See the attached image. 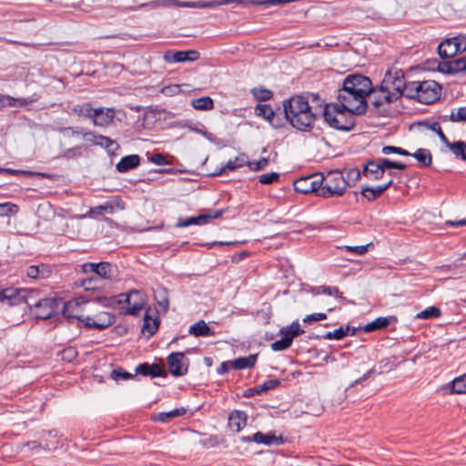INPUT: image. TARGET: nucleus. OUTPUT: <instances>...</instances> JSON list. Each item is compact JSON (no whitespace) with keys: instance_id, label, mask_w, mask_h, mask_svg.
I'll return each instance as SVG.
<instances>
[{"instance_id":"nucleus-60","label":"nucleus","mask_w":466,"mask_h":466,"mask_svg":"<svg viewBox=\"0 0 466 466\" xmlns=\"http://www.w3.org/2000/svg\"><path fill=\"white\" fill-rule=\"evenodd\" d=\"M279 384H280V381L278 379L268 380L264 381L262 384L258 385V391H260V393H262V392L273 390V389L277 388Z\"/></svg>"},{"instance_id":"nucleus-13","label":"nucleus","mask_w":466,"mask_h":466,"mask_svg":"<svg viewBox=\"0 0 466 466\" xmlns=\"http://www.w3.org/2000/svg\"><path fill=\"white\" fill-rule=\"evenodd\" d=\"M371 105L379 108L384 104H390L396 101V96L390 93L382 84L378 87L372 86V91L368 96Z\"/></svg>"},{"instance_id":"nucleus-34","label":"nucleus","mask_w":466,"mask_h":466,"mask_svg":"<svg viewBox=\"0 0 466 466\" xmlns=\"http://www.w3.org/2000/svg\"><path fill=\"white\" fill-rule=\"evenodd\" d=\"M424 81H410L406 88L405 97L419 101Z\"/></svg>"},{"instance_id":"nucleus-48","label":"nucleus","mask_w":466,"mask_h":466,"mask_svg":"<svg viewBox=\"0 0 466 466\" xmlns=\"http://www.w3.org/2000/svg\"><path fill=\"white\" fill-rule=\"evenodd\" d=\"M361 177V172L357 167L350 168L346 171V177L344 176V179L347 182V187H351L357 181H359Z\"/></svg>"},{"instance_id":"nucleus-62","label":"nucleus","mask_w":466,"mask_h":466,"mask_svg":"<svg viewBox=\"0 0 466 466\" xmlns=\"http://www.w3.org/2000/svg\"><path fill=\"white\" fill-rule=\"evenodd\" d=\"M455 48L458 53H462L466 51V35H458L453 37Z\"/></svg>"},{"instance_id":"nucleus-24","label":"nucleus","mask_w":466,"mask_h":466,"mask_svg":"<svg viewBox=\"0 0 466 466\" xmlns=\"http://www.w3.org/2000/svg\"><path fill=\"white\" fill-rule=\"evenodd\" d=\"M397 322V318L395 316H388V317H379L373 321L366 324L364 326V331L372 332L379 329H382L391 323Z\"/></svg>"},{"instance_id":"nucleus-47","label":"nucleus","mask_w":466,"mask_h":466,"mask_svg":"<svg viewBox=\"0 0 466 466\" xmlns=\"http://www.w3.org/2000/svg\"><path fill=\"white\" fill-rule=\"evenodd\" d=\"M251 92H252L254 97L258 101H260V102L268 101V100L271 99V97L273 96V92L271 90L262 88V87H259V88L254 87V88H252Z\"/></svg>"},{"instance_id":"nucleus-6","label":"nucleus","mask_w":466,"mask_h":466,"mask_svg":"<svg viewBox=\"0 0 466 466\" xmlns=\"http://www.w3.org/2000/svg\"><path fill=\"white\" fill-rule=\"evenodd\" d=\"M342 86L351 89L352 91L360 92L363 95L369 96L372 91L371 80L360 74H351L346 76L343 80Z\"/></svg>"},{"instance_id":"nucleus-43","label":"nucleus","mask_w":466,"mask_h":466,"mask_svg":"<svg viewBox=\"0 0 466 466\" xmlns=\"http://www.w3.org/2000/svg\"><path fill=\"white\" fill-rule=\"evenodd\" d=\"M441 315V311L438 307L431 306L419 312L416 318L420 319H431L439 318Z\"/></svg>"},{"instance_id":"nucleus-54","label":"nucleus","mask_w":466,"mask_h":466,"mask_svg":"<svg viewBox=\"0 0 466 466\" xmlns=\"http://www.w3.org/2000/svg\"><path fill=\"white\" fill-rule=\"evenodd\" d=\"M317 294H325L329 296L341 297V292L337 287L331 286H319L317 288Z\"/></svg>"},{"instance_id":"nucleus-17","label":"nucleus","mask_w":466,"mask_h":466,"mask_svg":"<svg viewBox=\"0 0 466 466\" xmlns=\"http://www.w3.org/2000/svg\"><path fill=\"white\" fill-rule=\"evenodd\" d=\"M116 116V111L113 107H98L92 122L97 127H106L111 124Z\"/></svg>"},{"instance_id":"nucleus-56","label":"nucleus","mask_w":466,"mask_h":466,"mask_svg":"<svg viewBox=\"0 0 466 466\" xmlns=\"http://www.w3.org/2000/svg\"><path fill=\"white\" fill-rule=\"evenodd\" d=\"M268 165V158L262 157L258 161H249L248 159L247 166L249 167L250 170L253 171H259L264 169Z\"/></svg>"},{"instance_id":"nucleus-51","label":"nucleus","mask_w":466,"mask_h":466,"mask_svg":"<svg viewBox=\"0 0 466 466\" xmlns=\"http://www.w3.org/2000/svg\"><path fill=\"white\" fill-rule=\"evenodd\" d=\"M111 378L116 380V381H118L120 380H129V379H133L136 375H133L127 371H126L124 369L122 368H117V369H115L111 371Z\"/></svg>"},{"instance_id":"nucleus-35","label":"nucleus","mask_w":466,"mask_h":466,"mask_svg":"<svg viewBox=\"0 0 466 466\" xmlns=\"http://www.w3.org/2000/svg\"><path fill=\"white\" fill-rule=\"evenodd\" d=\"M187 410L185 408L174 409L167 412H159L155 418L154 420L167 422L174 418H177L183 416L186 413Z\"/></svg>"},{"instance_id":"nucleus-26","label":"nucleus","mask_w":466,"mask_h":466,"mask_svg":"<svg viewBox=\"0 0 466 466\" xmlns=\"http://www.w3.org/2000/svg\"><path fill=\"white\" fill-rule=\"evenodd\" d=\"M188 333L195 337H210L215 335V332L202 319L191 325Z\"/></svg>"},{"instance_id":"nucleus-8","label":"nucleus","mask_w":466,"mask_h":466,"mask_svg":"<svg viewBox=\"0 0 466 466\" xmlns=\"http://www.w3.org/2000/svg\"><path fill=\"white\" fill-rule=\"evenodd\" d=\"M81 272L85 274H93L100 278L101 280L110 279L112 278V265L109 262H86L81 266Z\"/></svg>"},{"instance_id":"nucleus-25","label":"nucleus","mask_w":466,"mask_h":466,"mask_svg":"<svg viewBox=\"0 0 466 466\" xmlns=\"http://www.w3.org/2000/svg\"><path fill=\"white\" fill-rule=\"evenodd\" d=\"M54 301L50 299H44L37 301L34 306L37 309V318L47 319L52 317Z\"/></svg>"},{"instance_id":"nucleus-29","label":"nucleus","mask_w":466,"mask_h":466,"mask_svg":"<svg viewBox=\"0 0 466 466\" xmlns=\"http://www.w3.org/2000/svg\"><path fill=\"white\" fill-rule=\"evenodd\" d=\"M158 327H159L158 319L157 318L152 319L149 315V310L147 309L145 313L142 331L144 333H147L148 337H151L157 331Z\"/></svg>"},{"instance_id":"nucleus-1","label":"nucleus","mask_w":466,"mask_h":466,"mask_svg":"<svg viewBox=\"0 0 466 466\" xmlns=\"http://www.w3.org/2000/svg\"><path fill=\"white\" fill-rule=\"evenodd\" d=\"M283 108L286 118L296 129L308 131L313 127L316 113L304 96H295L284 101Z\"/></svg>"},{"instance_id":"nucleus-38","label":"nucleus","mask_w":466,"mask_h":466,"mask_svg":"<svg viewBox=\"0 0 466 466\" xmlns=\"http://www.w3.org/2000/svg\"><path fill=\"white\" fill-rule=\"evenodd\" d=\"M457 157H461L462 160L466 161V142L458 141V142H448L445 145Z\"/></svg>"},{"instance_id":"nucleus-37","label":"nucleus","mask_w":466,"mask_h":466,"mask_svg":"<svg viewBox=\"0 0 466 466\" xmlns=\"http://www.w3.org/2000/svg\"><path fill=\"white\" fill-rule=\"evenodd\" d=\"M410 156L416 158L423 167H430L432 163L431 154L429 149L419 148Z\"/></svg>"},{"instance_id":"nucleus-41","label":"nucleus","mask_w":466,"mask_h":466,"mask_svg":"<svg viewBox=\"0 0 466 466\" xmlns=\"http://www.w3.org/2000/svg\"><path fill=\"white\" fill-rule=\"evenodd\" d=\"M79 309V305L76 302L69 301L64 305L63 314L66 318H75L80 321V319H85V316L78 315L77 311Z\"/></svg>"},{"instance_id":"nucleus-23","label":"nucleus","mask_w":466,"mask_h":466,"mask_svg":"<svg viewBox=\"0 0 466 466\" xmlns=\"http://www.w3.org/2000/svg\"><path fill=\"white\" fill-rule=\"evenodd\" d=\"M248 156L244 153L239 154L233 160H229L224 167H220L219 170L214 172L212 176H221L226 170L234 171L244 166H247Z\"/></svg>"},{"instance_id":"nucleus-52","label":"nucleus","mask_w":466,"mask_h":466,"mask_svg":"<svg viewBox=\"0 0 466 466\" xmlns=\"http://www.w3.org/2000/svg\"><path fill=\"white\" fill-rule=\"evenodd\" d=\"M279 174L277 172L266 173L259 176L258 181L263 185H270L278 182L279 180Z\"/></svg>"},{"instance_id":"nucleus-49","label":"nucleus","mask_w":466,"mask_h":466,"mask_svg":"<svg viewBox=\"0 0 466 466\" xmlns=\"http://www.w3.org/2000/svg\"><path fill=\"white\" fill-rule=\"evenodd\" d=\"M280 333H286L293 340L295 337L304 333V330L300 329L299 322L296 321L286 328H282Z\"/></svg>"},{"instance_id":"nucleus-30","label":"nucleus","mask_w":466,"mask_h":466,"mask_svg":"<svg viewBox=\"0 0 466 466\" xmlns=\"http://www.w3.org/2000/svg\"><path fill=\"white\" fill-rule=\"evenodd\" d=\"M99 146L105 149L109 154H114L115 151L118 150L120 148L118 143L116 140L111 139L108 137H105L103 135H99L98 137H96V145Z\"/></svg>"},{"instance_id":"nucleus-11","label":"nucleus","mask_w":466,"mask_h":466,"mask_svg":"<svg viewBox=\"0 0 466 466\" xmlns=\"http://www.w3.org/2000/svg\"><path fill=\"white\" fill-rule=\"evenodd\" d=\"M224 213L223 209L220 210H208L207 214H201L197 217H189L187 218H179L176 227L187 228L191 225H205L209 223L212 219L218 218Z\"/></svg>"},{"instance_id":"nucleus-28","label":"nucleus","mask_w":466,"mask_h":466,"mask_svg":"<svg viewBox=\"0 0 466 466\" xmlns=\"http://www.w3.org/2000/svg\"><path fill=\"white\" fill-rule=\"evenodd\" d=\"M438 53L441 58H450L457 55L453 37L442 41L438 46Z\"/></svg>"},{"instance_id":"nucleus-58","label":"nucleus","mask_w":466,"mask_h":466,"mask_svg":"<svg viewBox=\"0 0 466 466\" xmlns=\"http://www.w3.org/2000/svg\"><path fill=\"white\" fill-rule=\"evenodd\" d=\"M18 210V207L15 204L13 203H3L0 204V216H9L15 214Z\"/></svg>"},{"instance_id":"nucleus-3","label":"nucleus","mask_w":466,"mask_h":466,"mask_svg":"<svg viewBox=\"0 0 466 466\" xmlns=\"http://www.w3.org/2000/svg\"><path fill=\"white\" fill-rule=\"evenodd\" d=\"M367 96L342 86L338 91V104L358 116H362L368 107Z\"/></svg>"},{"instance_id":"nucleus-39","label":"nucleus","mask_w":466,"mask_h":466,"mask_svg":"<svg viewBox=\"0 0 466 466\" xmlns=\"http://www.w3.org/2000/svg\"><path fill=\"white\" fill-rule=\"evenodd\" d=\"M191 106L197 110H211L214 108V102L209 96H201L192 99Z\"/></svg>"},{"instance_id":"nucleus-10","label":"nucleus","mask_w":466,"mask_h":466,"mask_svg":"<svg viewBox=\"0 0 466 466\" xmlns=\"http://www.w3.org/2000/svg\"><path fill=\"white\" fill-rule=\"evenodd\" d=\"M240 441L244 443L256 442L267 446L284 443V439L281 435L277 436L274 432L263 433L261 431H257L252 436H242Z\"/></svg>"},{"instance_id":"nucleus-57","label":"nucleus","mask_w":466,"mask_h":466,"mask_svg":"<svg viewBox=\"0 0 466 466\" xmlns=\"http://www.w3.org/2000/svg\"><path fill=\"white\" fill-rule=\"evenodd\" d=\"M450 120L452 122H466V107L452 110L450 115Z\"/></svg>"},{"instance_id":"nucleus-63","label":"nucleus","mask_w":466,"mask_h":466,"mask_svg":"<svg viewBox=\"0 0 466 466\" xmlns=\"http://www.w3.org/2000/svg\"><path fill=\"white\" fill-rule=\"evenodd\" d=\"M77 357V351L75 348L69 347L63 350L62 358L67 361H72Z\"/></svg>"},{"instance_id":"nucleus-27","label":"nucleus","mask_w":466,"mask_h":466,"mask_svg":"<svg viewBox=\"0 0 466 466\" xmlns=\"http://www.w3.org/2000/svg\"><path fill=\"white\" fill-rule=\"evenodd\" d=\"M154 299L161 310L167 312L169 309L168 290L163 286H158L154 290Z\"/></svg>"},{"instance_id":"nucleus-19","label":"nucleus","mask_w":466,"mask_h":466,"mask_svg":"<svg viewBox=\"0 0 466 466\" xmlns=\"http://www.w3.org/2000/svg\"><path fill=\"white\" fill-rule=\"evenodd\" d=\"M247 420L248 417L244 411L235 410L228 416V427L231 431L239 432L246 427Z\"/></svg>"},{"instance_id":"nucleus-9","label":"nucleus","mask_w":466,"mask_h":466,"mask_svg":"<svg viewBox=\"0 0 466 466\" xmlns=\"http://www.w3.org/2000/svg\"><path fill=\"white\" fill-rule=\"evenodd\" d=\"M27 293L26 289H5L0 291V302L8 306H16L24 303L29 305Z\"/></svg>"},{"instance_id":"nucleus-46","label":"nucleus","mask_w":466,"mask_h":466,"mask_svg":"<svg viewBox=\"0 0 466 466\" xmlns=\"http://www.w3.org/2000/svg\"><path fill=\"white\" fill-rule=\"evenodd\" d=\"M105 211L106 212H109V213H113L114 212V206H113V204L110 203V202H106L104 205H99V206L91 208L89 209V211L87 212V214L84 215L83 218L92 217L94 215H100V214H102Z\"/></svg>"},{"instance_id":"nucleus-45","label":"nucleus","mask_w":466,"mask_h":466,"mask_svg":"<svg viewBox=\"0 0 466 466\" xmlns=\"http://www.w3.org/2000/svg\"><path fill=\"white\" fill-rule=\"evenodd\" d=\"M280 334L283 335V337L274 341L270 346L271 350L274 351H282L289 349L293 341L286 333Z\"/></svg>"},{"instance_id":"nucleus-32","label":"nucleus","mask_w":466,"mask_h":466,"mask_svg":"<svg viewBox=\"0 0 466 466\" xmlns=\"http://www.w3.org/2000/svg\"><path fill=\"white\" fill-rule=\"evenodd\" d=\"M450 393L463 394L466 393V373L455 378L447 385Z\"/></svg>"},{"instance_id":"nucleus-15","label":"nucleus","mask_w":466,"mask_h":466,"mask_svg":"<svg viewBox=\"0 0 466 466\" xmlns=\"http://www.w3.org/2000/svg\"><path fill=\"white\" fill-rule=\"evenodd\" d=\"M385 171L383 165H381V158L377 160H369L364 164L362 174L365 177L371 180H378L383 177Z\"/></svg>"},{"instance_id":"nucleus-33","label":"nucleus","mask_w":466,"mask_h":466,"mask_svg":"<svg viewBox=\"0 0 466 466\" xmlns=\"http://www.w3.org/2000/svg\"><path fill=\"white\" fill-rule=\"evenodd\" d=\"M383 187L380 185L371 187L368 185L362 186L360 194L368 201H373L380 198L383 193Z\"/></svg>"},{"instance_id":"nucleus-44","label":"nucleus","mask_w":466,"mask_h":466,"mask_svg":"<svg viewBox=\"0 0 466 466\" xmlns=\"http://www.w3.org/2000/svg\"><path fill=\"white\" fill-rule=\"evenodd\" d=\"M255 113L257 116H262L268 121H271L275 116L272 107L266 104L257 105L255 107Z\"/></svg>"},{"instance_id":"nucleus-40","label":"nucleus","mask_w":466,"mask_h":466,"mask_svg":"<svg viewBox=\"0 0 466 466\" xmlns=\"http://www.w3.org/2000/svg\"><path fill=\"white\" fill-rule=\"evenodd\" d=\"M72 112L77 115H82L87 118L93 119L96 108H94L89 102L82 105H76L72 108Z\"/></svg>"},{"instance_id":"nucleus-12","label":"nucleus","mask_w":466,"mask_h":466,"mask_svg":"<svg viewBox=\"0 0 466 466\" xmlns=\"http://www.w3.org/2000/svg\"><path fill=\"white\" fill-rule=\"evenodd\" d=\"M420 90L419 102L430 105L435 102L441 96V86L434 80H424V85Z\"/></svg>"},{"instance_id":"nucleus-5","label":"nucleus","mask_w":466,"mask_h":466,"mask_svg":"<svg viewBox=\"0 0 466 466\" xmlns=\"http://www.w3.org/2000/svg\"><path fill=\"white\" fill-rule=\"evenodd\" d=\"M381 83L396 96V100L402 96H405L409 82L405 80L404 74L401 70L395 71L394 74L390 71L387 72Z\"/></svg>"},{"instance_id":"nucleus-42","label":"nucleus","mask_w":466,"mask_h":466,"mask_svg":"<svg viewBox=\"0 0 466 466\" xmlns=\"http://www.w3.org/2000/svg\"><path fill=\"white\" fill-rule=\"evenodd\" d=\"M102 280L98 277L88 276L80 280V286L86 290H95L101 286Z\"/></svg>"},{"instance_id":"nucleus-53","label":"nucleus","mask_w":466,"mask_h":466,"mask_svg":"<svg viewBox=\"0 0 466 466\" xmlns=\"http://www.w3.org/2000/svg\"><path fill=\"white\" fill-rule=\"evenodd\" d=\"M370 247H373L372 242H370L367 245H361V246H344L341 248V249H344V250H347L350 252H354V253L361 256L368 252Z\"/></svg>"},{"instance_id":"nucleus-20","label":"nucleus","mask_w":466,"mask_h":466,"mask_svg":"<svg viewBox=\"0 0 466 466\" xmlns=\"http://www.w3.org/2000/svg\"><path fill=\"white\" fill-rule=\"evenodd\" d=\"M136 374H139L142 376H150L152 378L163 377L166 375L165 371L162 370L161 366L153 363L149 364L147 362L141 363L136 367Z\"/></svg>"},{"instance_id":"nucleus-2","label":"nucleus","mask_w":466,"mask_h":466,"mask_svg":"<svg viewBox=\"0 0 466 466\" xmlns=\"http://www.w3.org/2000/svg\"><path fill=\"white\" fill-rule=\"evenodd\" d=\"M355 113L338 103L326 104L323 109L325 122L332 128L350 131L355 127Z\"/></svg>"},{"instance_id":"nucleus-18","label":"nucleus","mask_w":466,"mask_h":466,"mask_svg":"<svg viewBox=\"0 0 466 466\" xmlns=\"http://www.w3.org/2000/svg\"><path fill=\"white\" fill-rule=\"evenodd\" d=\"M199 57V53L196 50L176 51L165 54V60L169 63H183L195 61Z\"/></svg>"},{"instance_id":"nucleus-55","label":"nucleus","mask_w":466,"mask_h":466,"mask_svg":"<svg viewBox=\"0 0 466 466\" xmlns=\"http://www.w3.org/2000/svg\"><path fill=\"white\" fill-rule=\"evenodd\" d=\"M381 152L385 155L398 154V155L404 156V157L410 156V153L409 151H407L406 149H404L402 147H394V146H384L381 149Z\"/></svg>"},{"instance_id":"nucleus-50","label":"nucleus","mask_w":466,"mask_h":466,"mask_svg":"<svg viewBox=\"0 0 466 466\" xmlns=\"http://www.w3.org/2000/svg\"><path fill=\"white\" fill-rule=\"evenodd\" d=\"M310 186H311V193L317 192V195L320 197V189L324 184V177L322 175L314 174L311 175Z\"/></svg>"},{"instance_id":"nucleus-4","label":"nucleus","mask_w":466,"mask_h":466,"mask_svg":"<svg viewBox=\"0 0 466 466\" xmlns=\"http://www.w3.org/2000/svg\"><path fill=\"white\" fill-rule=\"evenodd\" d=\"M347 188V182L344 175L339 170L328 172L324 177V184L320 189V197L330 198L333 196H342Z\"/></svg>"},{"instance_id":"nucleus-59","label":"nucleus","mask_w":466,"mask_h":466,"mask_svg":"<svg viewBox=\"0 0 466 466\" xmlns=\"http://www.w3.org/2000/svg\"><path fill=\"white\" fill-rule=\"evenodd\" d=\"M350 333L353 335L355 333V329H351V328L349 325L345 327L341 326L339 329L333 330L334 339H341L344 337L348 336Z\"/></svg>"},{"instance_id":"nucleus-16","label":"nucleus","mask_w":466,"mask_h":466,"mask_svg":"<svg viewBox=\"0 0 466 466\" xmlns=\"http://www.w3.org/2000/svg\"><path fill=\"white\" fill-rule=\"evenodd\" d=\"M127 313L137 316L145 306V299L142 294L137 290H132L127 295Z\"/></svg>"},{"instance_id":"nucleus-31","label":"nucleus","mask_w":466,"mask_h":466,"mask_svg":"<svg viewBox=\"0 0 466 466\" xmlns=\"http://www.w3.org/2000/svg\"><path fill=\"white\" fill-rule=\"evenodd\" d=\"M258 355L250 354L248 357H239L233 361V370H244L252 368L257 362Z\"/></svg>"},{"instance_id":"nucleus-64","label":"nucleus","mask_w":466,"mask_h":466,"mask_svg":"<svg viewBox=\"0 0 466 466\" xmlns=\"http://www.w3.org/2000/svg\"><path fill=\"white\" fill-rule=\"evenodd\" d=\"M326 319H327V314L326 313H312V314L307 315L303 319V322L310 323V322H313V321L324 320Z\"/></svg>"},{"instance_id":"nucleus-21","label":"nucleus","mask_w":466,"mask_h":466,"mask_svg":"<svg viewBox=\"0 0 466 466\" xmlns=\"http://www.w3.org/2000/svg\"><path fill=\"white\" fill-rule=\"evenodd\" d=\"M140 160L141 158L138 155H128L120 159L116 164V168L120 173H126L137 167L140 164Z\"/></svg>"},{"instance_id":"nucleus-7","label":"nucleus","mask_w":466,"mask_h":466,"mask_svg":"<svg viewBox=\"0 0 466 466\" xmlns=\"http://www.w3.org/2000/svg\"><path fill=\"white\" fill-rule=\"evenodd\" d=\"M80 321L87 328L103 330L116 321V317L111 313L102 311L94 317L85 316V319H80Z\"/></svg>"},{"instance_id":"nucleus-36","label":"nucleus","mask_w":466,"mask_h":466,"mask_svg":"<svg viewBox=\"0 0 466 466\" xmlns=\"http://www.w3.org/2000/svg\"><path fill=\"white\" fill-rule=\"evenodd\" d=\"M311 177H302L294 181L293 187L294 190L298 193L301 194H309L311 193V186H310Z\"/></svg>"},{"instance_id":"nucleus-22","label":"nucleus","mask_w":466,"mask_h":466,"mask_svg":"<svg viewBox=\"0 0 466 466\" xmlns=\"http://www.w3.org/2000/svg\"><path fill=\"white\" fill-rule=\"evenodd\" d=\"M26 275L30 279H47L50 277L52 269L49 265L40 264V265H31L27 267Z\"/></svg>"},{"instance_id":"nucleus-14","label":"nucleus","mask_w":466,"mask_h":466,"mask_svg":"<svg viewBox=\"0 0 466 466\" xmlns=\"http://www.w3.org/2000/svg\"><path fill=\"white\" fill-rule=\"evenodd\" d=\"M185 359L183 352H172L167 359L169 372L175 376H183L187 372V366H184L182 360Z\"/></svg>"},{"instance_id":"nucleus-61","label":"nucleus","mask_w":466,"mask_h":466,"mask_svg":"<svg viewBox=\"0 0 466 466\" xmlns=\"http://www.w3.org/2000/svg\"><path fill=\"white\" fill-rule=\"evenodd\" d=\"M429 128L431 131H433L434 133H436V135H438V137H440L441 141L444 145L448 144L449 139L446 137V135L442 132L441 125L438 122H433V123L430 124L429 125Z\"/></svg>"}]
</instances>
